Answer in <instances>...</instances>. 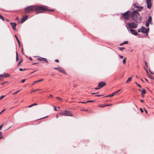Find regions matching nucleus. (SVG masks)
Returning a JSON list of instances; mask_svg holds the SVG:
<instances>
[{
	"label": "nucleus",
	"mask_w": 154,
	"mask_h": 154,
	"mask_svg": "<svg viewBox=\"0 0 154 154\" xmlns=\"http://www.w3.org/2000/svg\"><path fill=\"white\" fill-rule=\"evenodd\" d=\"M45 10H46V9L44 6H38L35 5L29 6L26 8L25 9L26 12L27 13H29L31 11H35L36 14L42 13L43 11Z\"/></svg>",
	"instance_id": "obj_1"
},
{
	"label": "nucleus",
	"mask_w": 154,
	"mask_h": 154,
	"mask_svg": "<svg viewBox=\"0 0 154 154\" xmlns=\"http://www.w3.org/2000/svg\"><path fill=\"white\" fill-rule=\"evenodd\" d=\"M131 17L132 19L137 23H140L141 21V17L139 14L136 11H134L132 13Z\"/></svg>",
	"instance_id": "obj_2"
},
{
	"label": "nucleus",
	"mask_w": 154,
	"mask_h": 154,
	"mask_svg": "<svg viewBox=\"0 0 154 154\" xmlns=\"http://www.w3.org/2000/svg\"><path fill=\"white\" fill-rule=\"evenodd\" d=\"M126 24L127 25L126 26L128 29L129 28L135 29L137 27V23L133 22L131 23H126Z\"/></svg>",
	"instance_id": "obj_3"
},
{
	"label": "nucleus",
	"mask_w": 154,
	"mask_h": 154,
	"mask_svg": "<svg viewBox=\"0 0 154 154\" xmlns=\"http://www.w3.org/2000/svg\"><path fill=\"white\" fill-rule=\"evenodd\" d=\"M130 14V12L129 11H127L124 13H122V16L124 17L125 20H127L129 19Z\"/></svg>",
	"instance_id": "obj_4"
},
{
	"label": "nucleus",
	"mask_w": 154,
	"mask_h": 154,
	"mask_svg": "<svg viewBox=\"0 0 154 154\" xmlns=\"http://www.w3.org/2000/svg\"><path fill=\"white\" fill-rule=\"evenodd\" d=\"M59 114L66 116H73L70 112L68 110H66L63 112H60Z\"/></svg>",
	"instance_id": "obj_5"
},
{
	"label": "nucleus",
	"mask_w": 154,
	"mask_h": 154,
	"mask_svg": "<svg viewBox=\"0 0 154 154\" xmlns=\"http://www.w3.org/2000/svg\"><path fill=\"white\" fill-rule=\"evenodd\" d=\"M146 2L147 8L149 9H150L152 6L151 0H147Z\"/></svg>",
	"instance_id": "obj_6"
},
{
	"label": "nucleus",
	"mask_w": 154,
	"mask_h": 154,
	"mask_svg": "<svg viewBox=\"0 0 154 154\" xmlns=\"http://www.w3.org/2000/svg\"><path fill=\"white\" fill-rule=\"evenodd\" d=\"M134 7L137 8V10L139 11H140L143 8V6H139L136 4H134Z\"/></svg>",
	"instance_id": "obj_7"
},
{
	"label": "nucleus",
	"mask_w": 154,
	"mask_h": 154,
	"mask_svg": "<svg viewBox=\"0 0 154 154\" xmlns=\"http://www.w3.org/2000/svg\"><path fill=\"white\" fill-rule=\"evenodd\" d=\"M106 83L103 82H102L99 83L98 84V87H99V88H101L103 87L104 85H106Z\"/></svg>",
	"instance_id": "obj_8"
},
{
	"label": "nucleus",
	"mask_w": 154,
	"mask_h": 154,
	"mask_svg": "<svg viewBox=\"0 0 154 154\" xmlns=\"http://www.w3.org/2000/svg\"><path fill=\"white\" fill-rule=\"evenodd\" d=\"M130 31L132 34L134 35H137V32L134 29H129Z\"/></svg>",
	"instance_id": "obj_9"
},
{
	"label": "nucleus",
	"mask_w": 154,
	"mask_h": 154,
	"mask_svg": "<svg viewBox=\"0 0 154 154\" xmlns=\"http://www.w3.org/2000/svg\"><path fill=\"white\" fill-rule=\"evenodd\" d=\"M145 28L144 27L142 26L141 28L138 29V32H141L145 33Z\"/></svg>",
	"instance_id": "obj_10"
},
{
	"label": "nucleus",
	"mask_w": 154,
	"mask_h": 154,
	"mask_svg": "<svg viewBox=\"0 0 154 154\" xmlns=\"http://www.w3.org/2000/svg\"><path fill=\"white\" fill-rule=\"evenodd\" d=\"M10 76V75L8 73H4L3 74H1L0 75V76L1 77V78H2L3 77H9Z\"/></svg>",
	"instance_id": "obj_11"
},
{
	"label": "nucleus",
	"mask_w": 154,
	"mask_h": 154,
	"mask_svg": "<svg viewBox=\"0 0 154 154\" xmlns=\"http://www.w3.org/2000/svg\"><path fill=\"white\" fill-rule=\"evenodd\" d=\"M28 16H26L25 17H24L23 18L21 19V23H23L27 19Z\"/></svg>",
	"instance_id": "obj_12"
},
{
	"label": "nucleus",
	"mask_w": 154,
	"mask_h": 154,
	"mask_svg": "<svg viewBox=\"0 0 154 154\" xmlns=\"http://www.w3.org/2000/svg\"><path fill=\"white\" fill-rule=\"evenodd\" d=\"M10 24L11 25L13 29L16 30L15 27L16 26L17 24L15 23H10Z\"/></svg>",
	"instance_id": "obj_13"
},
{
	"label": "nucleus",
	"mask_w": 154,
	"mask_h": 154,
	"mask_svg": "<svg viewBox=\"0 0 154 154\" xmlns=\"http://www.w3.org/2000/svg\"><path fill=\"white\" fill-rule=\"evenodd\" d=\"M59 69V71L60 72H62V73H63V74H66V72L65 70L63 69L62 68L60 67Z\"/></svg>",
	"instance_id": "obj_14"
},
{
	"label": "nucleus",
	"mask_w": 154,
	"mask_h": 154,
	"mask_svg": "<svg viewBox=\"0 0 154 154\" xmlns=\"http://www.w3.org/2000/svg\"><path fill=\"white\" fill-rule=\"evenodd\" d=\"M138 90L139 91H141L142 94H144L146 93V91L144 89H143L142 90L140 89H139Z\"/></svg>",
	"instance_id": "obj_15"
},
{
	"label": "nucleus",
	"mask_w": 154,
	"mask_h": 154,
	"mask_svg": "<svg viewBox=\"0 0 154 154\" xmlns=\"http://www.w3.org/2000/svg\"><path fill=\"white\" fill-rule=\"evenodd\" d=\"M152 20V17L151 16H149V17L148 20L147 21V22L150 23V24H152L151 23V21Z\"/></svg>",
	"instance_id": "obj_16"
},
{
	"label": "nucleus",
	"mask_w": 154,
	"mask_h": 154,
	"mask_svg": "<svg viewBox=\"0 0 154 154\" xmlns=\"http://www.w3.org/2000/svg\"><path fill=\"white\" fill-rule=\"evenodd\" d=\"M44 6L45 7V8L46 9V10H44V11H43L42 13L44 11H51V12H53V11H54V10L53 9H50V10H48L47 8H46L45 7V6Z\"/></svg>",
	"instance_id": "obj_17"
},
{
	"label": "nucleus",
	"mask_w": 154,
	"mask_h": 154,
	"mask_svg": "<svg viewBox=\"0 0 154 154\" xmlns=\"http://www.w3.org/2000/svg\"><path fill=\"white\" fill-rule=\"evenodd\" d=\"M37 57H38V58L37 59L38 60H40V61H42L43 60V58L41 57H38V56H37Z\"/></svg>",
	"instance_id": "obj_18"
},
{
	"label": "nucleus",
	"mask_w": 154,
	"mask_h": 154,
	"mask_svg": "<svg viewBox=\"0 0 154 154\" xmlns=\"http://www.w3.org/2000/svg\"><path fill=\"white\" fill-rule=\"evenodd\" d=\"M131 79H132V77H130L128 78V79H127V81H126V83H128V82H130L131 80Z\"/></svg>",
	"instance_id": "obj_19"
},
{
	"label": "nucleus",
	"mask_w": 154,
	"mask_h": 154,
	"mask_svg": "<svg viewBox=\"0 0 154 154\" xmlns=\"http://www.w3.org/2000/svg\"><path fill=\"white\" fill-rule=\"evenodd\" d=\"M15 38H16V39H17V42H18L19 45H20V42L18 38L17 37L16 35H15Z\"/></svg>",
	"instance_id": "obj_20"
},
{
	"label": "nucleus",
	"mask_w": 154,
	"mask_h": 154,
	"mask_svg": "<svg viewBox=\"0 0 154 154\" xmlns=\"http://www.w3.org/2000/svg\"><path fill=\"white\" fill-rule=\"evenodd\" d=\"M149 28H148L146 29H145V33H146L147 34V33L149 32Z\"/></svg>",
	"instance_id": "obj_21"
},
{
	"label": "nucleus",
	"mask_w": 154,
	"mask_h": 154,
	"mask_svg": "<svg viewBox=\"0 0 154 154\" xmlns=\"http://www.w3.org/2000/svg\"><path fill=\"white\" fill-rule=\"evenodd\" d=\"M128 41H125L123 42L120 44V45H122L125 44H127L128 43Z\"/></svg>",
	"instance_id": "obj_22"
},
{
	"label": "nucleus",
	"mask_w": 154,
	"mask_h": 154,
	"mask_svg": "<svg viewBox=\"0 0 154 154\" xmlns=\"http://www.w3.org/2000/svg\"><path fill=\"white\" fill-rule=\"evenodd\" d=\"M42 61H43L45 62L46 63H48V61L47 59L46 58H43V60Z\"/></svg>",
	"instance_id": "obj_23"
},
{
	"label": "nucleus",
	"mask_w": 154,
	"mask_h": 154,
	"mask_svg": "<svg viewBox=\"0 0 154 154\" xmlns=\"http://www.w3.org/2000/svg\"><path fill=\"white\" fill-rule=\"evenodd\" d=\"M123 63L124 64H125L126 63V58H125L123 60Z\"/></svg>",
	"instance_id": "obj_24"
},
{
	"label": "nucleus",
	"mask_w": 154,
	"mask_h": 154,
	"mask_svg": "<svg viewBox=\"0 0 154 154\" xmlns=\"http://www.w3.org/2000/svg\"><path fill=\"white\" fill-rule=\"evenodd\" d=\"M40 89H35V90H32L31 91V93H32L35 91H36L38 90H40Z\"/></svg>",
	"instance_id": "obj_25"
},
{
	"label": "nucleus",
	"mask_w": 154,
	"mask_h": 154,
	"mask_svg": "<svg viewBox=\"0 0 154 154\" xmlns=\"http://www.w3.org/2000/svg\"><path fill=\"white\" fill-rule=\"evenodd\" d=\"M99 106L100 107H103L105 106H106V105H99Z\"/></svg>",
	"instance_id": "obj_26"
},
{
	"label": "nucleus",
	"mask_w": 154,
	"mask_h": 154,
	"mask_svg": "<svg viewBox=\"0 0 154 154\" xmlns=\"http://www.w3.org/2000/svg\"><path fill=\"white\" fill-rule=\"evenodd\" d=\"M56 98L59 100L62 101V99L59 97H56Z\"/></svg>",
	"instance_id": "obj_27"
},
{
	"label": "nucleus",
	"mask_w": 154,
	"mask_h": 154,
	"mask_svg": "<svg viewBox=\"0 0 154 154\" xmlns=\"http://www.w3.org/2000/svg\"><path fill=\"white\" fill-rule=\"evenodd\" d=\"M0 19H1V20H5L4 19L2 15H1L0 14Z\"/></svg>",
	"instance_id": "obj_28"
},
{
	"label": "nucleus",
	"mask_w": 154,
	"mask_h": 154,
	"mask_svg": "<svg viewBox=\"0 0 154 154\" xmlns=\"http://www.w3.org/2000/svg\"><path fill=\"white\" fill-rule=\"evenodd\" d=\"M114 95V94L112 93L111 94L107 96L106 97H112Z\"/></svg>",
	"instance_id": "obj_29"
},
{
	"label": "nucleus",
	"mask_w": 154,
	"mask_h": 154,
	"mask_svg": "<svg viewBox=\"0 0 154 154\" xmlns=\"http://www.w3.org/2000/svg\"><path fill=\"white\" fill-rule=\"evenodd\" d=\"M18 60V54H17V52H16V60L17 61Z\"/></svg>",
	"instance_id": "obj_30"
},
{
	"label": "nucleus",
	"mask_w": 154,
	"mask_h": 154,
	"mask_svg": "<svg viewBox=\"0 0 154 154\" xmlns=\"http://www.w3.org/2000/svg\"><path fill=\"white\" fill-rule=\"evenodd\" d=\"M37 104L36 103H35V104H32V105H29V106H28V107L29 108V107H32V106H33L36 105Z\"/></svg>",
	"instance_id": "obj_31"
},
{
	"label": "nucleus",
	"mask_w": 154,
	"mask_h": 154,
	"mask_svg": "<svg viewBox=\"0 0 154 154\" xmlns=\"http://www.w3.org/2000/svg\"><path fill=\"white\" fill-rule=\"evenodd\" d=\"M149 23H148L147 22H146V27H148L149 26Z\"/></svg>",
	"instance_id": "obj_32"
},
{
	"label": "nucleus",
	"mask_w": 154,
	"mask_h": 154,
	"mask_svg": "<svg viewBox=\"0 0 154 154\" xmlns=\"http://www.w3.org/2000/svg\"><path fill=\"white\" fill-rule=\"evenodd\" d=\"M119 50L121 51H122L123 49H125V48H121V47H119Z\"/></svg>",
	"instance_id": "obj_33"
},
{
	"label": "nucleus",
	"mask_w": 154,
	"mask_h": 154,
	"mask_svg": "<svg viewBox=\"0 0 154 154\" xmlns=\"http://www.w3.org/2000/svg\"><path fill=\"white\" fill-rule=\"evenodd\" d=\"M5 95L2 96L0 98V100H1V99L3 98L4 97H5Z\"/></svg>",
	"instance_id": "obj_34"
},
{
	"label": "nucleus",
	"mask_w": 154,
	"mask_h": 154,
	"mask_svg": "<svg viewBox=\"0 0 154 154\" xmlns=\"http://www.w3.org/2000/svg\"><path fill=\"white\" fill-rule=\"evenodd\" d=\"M3 126V124L1 126H0V131L2 129V128Z\"/></svg>",
	"instance_id": "obj_35"
},
{
	"label": "nucleus",
	"mask_w": 154,
	"mask_h": 154,
	"mask_svg": "<svg viewBox=\"0 0 154 154\" xmlns=\"http://www.w3.org/2000/svg\"><path fill=\"white\" fill-rule=\"evenodd\" d=\"M135 83L138 85V87H139L140 88H141V86L140 85L137 84V83L136 82H135Z\"/></svg>",
	"instance_id": "obj_36"
},
{
	"label": "nucleus",
	"mask_w": 154,
	"mask_h": 154,
	"mask_svg": "<svg viewBox=\"0 0 154 154\" xmlns=\"http://www.w3.org/2000/svg\"><path fill=\"white\" fill-rule=\"evenodd\" d=\"M20 91V90H19V91H16V92H15V93H14V94H13V95H15L16 94H17V93H18L19 91Z\"/></svg>",
	"instance_id": "obj_37"
},
{
	"label": "nucleus",
	"mask_w": 154,
	"mask_h": 154,
	"mask_svg": "<svg viewBox=\"0 0 154 154\" xmlns=\"http://www.w3.org/2000/svg\"><path fill=\"white\" fill-rule=\"evenodd\" d=\"M94 101L93 100H89L88 101L86 102L87 103H91V102H92Z\"/></svg>",
	"instance_id": "obj_38"
},
{
	"label": "nucleus",
	"mask_w": 154,
	"mask_h": 154,
	"mask_svg": "<svg viewBox=\"0 0 154 154\" xmlns=\"http://www.w3.org/2000/svg\"><path fill=\"white\" fill-rule=\"evenodd\" d=\"M5 109L3 110H2V111L0 112V114H1L3 112H4L5 111Z\"/></svg>",
	"instance_id": "obj_39"
},
{
	"label": "nucleus",
	"mask_w": 154,
	"mask_h": 154,
	"mask_svg": "<svg viewBox=\"0 0 154 154\" xmlns=\"http://www.w3.org/2000/svg\"><path fill=\"white\" fill-rule=\"evenodd\" d=\"M119 57L121 59H122L123 58V56L122 55H119Z\"/></svg>",
	"instance_id": "obj_40"
},
{
	"label": "nucleus",
	"mask_w": 154,
	"mask_h": 154,
	"mask_svg": "<svg viewBox=\"0 0 154 154\" xmlns=\"http://www.w3.org/2000/svg\"><path fill=\"white\" fill-rule=\"evenodd\" d=\"M60 67H59V68H58V67H54V69H57V70H59V69L60 68Z\"/></svg>",
	"instance_id": "obj_41"
},
{
	"label": "nucleus",
	"mask_w": 154,
	"mask_h": 154,
	"mask_svg": "<svg viewBox=\"0 0 154 154\" xmlns=\"http://www.w3.org/2000/svg\"><path fill=\"white\" fill-rule=\"evenodd\" d=\"M38 82V81H35L32 84V85H34L35 83Z\"/></svg>",
	"instance_id": "obj_42"
},
{
	"label": "nucleus",
	"mask_w": 154,
	"mask_h": 154,
	"mask_svg": "<svg viewBox=\"0 0 154 154\" xmlns=\"http://www.w3.org/2000/svg\"><path fill=\"white\" fill-rule=\"evenodd\" d=\"M140 111L142 112H143V110L141 108H140Z\"/></svg>",
	"instance_id": "obj_43"
},
{
	"label": "nucleus",
	"mask_w": 154,
	"mask_h": 154,
	"mask_svg": "<svg viewBox=\"0 0 154 154\" xmlns=\"http://www.w3.org/2000/svg\"><path fill=\"white\" fill-rule=\"evenodd\" d=\"M25 79H23L22 80L21 82L22 83H23V82H25Z\"/></svg>",
	"instance_id": "obj_44"
},
{
	"label": "nucleus",
	"mask_w": 154,
	"mask_h": 154,
	"mask_svg": "<svg viewBox=\"0 0 154 154\" xmlns=\"http://www.w3.org/2000/svg\"><path fill=\"white\" fill-rule=\"evenodd\" d=\"M145 64L146 66V67H148V65H147V63L146 62V61H145Z\"/></svg>",
	"instance_id": "obj_45"
},
{
	"label": "nucleus",
	"mask_w": 154,
	"mask_h": 154,
	"mask_svg": "<svg viewBox=\"0 0 154 154\" xmlns=\"http://www.w3.org/2000/svg\"><path fill=\"white\" fill-rule=\"evenodd\" d=\"M22 62V60H20L18 63V65H19L20 63H21Z\"/></svg>",
	"instance_id": "obj_46"
},
{
	"label": "nucleus",
	"mask_w": 154,
	"mask_h": 154,
	"mask_svg": "<svg viewBox=\"0 0 154 154\" xmlns=\"http://www.w3.org/2000/svg\"><path fill=\"white\" fill-rule=\"evenodd\" d=\"M43 79H40L38 80V82H41V81H43Z\"/></svg>",
	"instance_id": "obj_47"
},
{
	"label": "nucleus",
	"mask_w": 154,
	"mask_h": 154,
	"mask_svg": "<svg viewBox=\"0 0 154 154\" xmlns=\"http://www.w3.org/2000/svg\"><path fill=\"white\" fill-rule=\"evenodd\" d=\"M149 77L151 79H154V78L153 77H152L150 75Z\"/></svg>",
	"instance_id": "obj_48"
},
{
	"label": "nucleus",
	"mask_w": 154,
	"mask_h": 154,
	"mask_svg": "<svg viewBox=\"0 0 154 154\" xmlns=\"http://www.w3.org/2000/svg\"><path fill=\"white\" fill-rule=\"evenodd\" d=\"M19 70L20 71H23V69L22 68H20L19 69Z\"/></svg>",
	"instance_id": "obj_49"
},
{
	"label": "nucleus",
	"mask_w": 154,
	"mask_h": 154,
	"mask_svg": "<svg viewBox=\"0 0 154 154\" xmlns=\"http://www.w3.org/2000/svg\"><path fill=\"white\" fill-rule=\"evenodd\" d=\"M82 110L83 111H87L88 110L87 109H84Z\"/></svg>",
	"instance_id": "obj_50"
},
{
	"label": "nucleus",
	"mask_w": 154,
	"mask_h": 154,
	"mask_svg": "<svg viewBox=\"0 0 154 154\" xmlns=\"http://www.w3.org/2000/svg\"><path fill=\"white\" fill-rule=\"evenodd\" d=\"M100 88H99V87H98V88H95V90H97L99 89Z\"/></svg>",
	"instance_id": "obj_51"
},
{
	"label": "nucleus",
	"mask_w": 154,
	"mask_h": 154,
	"mask_svg": "<svg viewBox=\"0 0 154 154\" xmlns=\"http://www.w3.org/2000/svg\"><path fill=\"white\" fill-rule=\"evenodd\" d=\"M55 61H56L57 62H59V61L58 59H56V60H55Z\"/></svg>",
	"instance_id": "obj_52"
},
{
	"label": "nucleus",
	"mask_w": 154,
	"mask_h": 154,
	"mask_svg": "<svg viewBox=\"0 0 154 154\" xmlns=\"http://www.w3.org/2000/svg\"><path fill=\"white\" fill-rule=\"evenodd\" d=\"M80 103H87L86 102H80Z\"/></svg>",
	"instance_id": "obj_53"
},
{
	"label": "nucleus",
	"mask_w": 154,
	"mask_h": 154,
	"mask_svg": "<svg viewBox=\"0 0 154 154\" xmlns=\"http://www.w3.org/2000/svg\"><path fill=\"white\" fill-rule=\"evenodd\" d=\"M101 96V95H96V96L97 97H100Z\"/></svg>",
	"instance_id": "obj_54"
},
{
	"label": "nucleus",
	"mask_w": 154,
	"mask_h": 154,
	"mask_svg": "<svg viewBox=\"0 0 154 154\" xmlns=\"http://www.w3.org/2000/svg\"><path fill=\"white\" fill-rule=\"evenodd\" d=\"M54 110H55V111L57 110V109L56 108V107H55L54 106Z\"/></svg>",
	"instance_id": "obj_55"
},
{
	"label": "nucleus",
	"mask_w": 154,
	"mask_h": 154,
	"mask_svg": "<svg viewBox=\"0 0 154 154\" xmlns=\"http://www.w3.org/2000/svg\"><path fill=\"white\" fill-rule=\"evenodd\" d=\"M2 135V132H0V137H1Z\"/></svg>",
	"instance_id": "obj_56"
},
{
	"label": "nucleus",
	"mask_w": 154,
	"mask_h": 154,
	"mask_svg": "<svg viewBox=\"0 0 154 154\" xmlns=\"http://www.w3.org/2000/svg\"><path fill=\"white\" fill-rule=\"evenodd\" d=\"M48 117V116H46L45 117H43V118H41L40 119H44V118H47Z\"/></svg>",
	"instance_id": "obj_57"
},
{
	"label": "nucleus",
	"mask_w": 154,
	"mask_h": 154,
	"mask_svg": "<svg viewBox=\"0 0 154 154\" xmlns=\"http://www.w3.org/2000/svg\"><path fill=\"white\" fill-rule=\"evenodd\" d=\"M145 110V112L146 113H147V110H146L145 109H144Z\"/></svg>",
	"instance_id": "obj_58"
},
{
	"label": "nucleus",
	"mask_w": 154,
	"mask_h": 154,
	"mask_svg": "<svg viewBox=\"0 0 154 154\" xmlns=\"http://www.w3.org/2000/svg\"><path fill=\"white\" fill-rule=\"evenodd\" d=\"M29 60H32V58L31 57L29 58Z\"/></svg>",
	"instance_id": "obj_59"
},
{
	"label": "nucleus",
	"mask_w": 154,
	"mask_h": 154,
	"mask_svg": "<svg viewBox=\"0 0 154 154\" xmlns=\"http://www.w3.org/2000/svg\"><path fill=\"white\" fill-rule=\"evenodd\" d=\"M117 93V91H116V92H114V93H112L113 94H114V95L115 94H116Z\"/></svg>",
	"instance_id": "obj_60"
},
{
	"label": "nucleus",
	"mask_w": 154,
	"mask_h": 154,
	"mask_svg": "<svg viewBox=\"0 0 154 154\" xmlns=\"http://www.w3.org/2000/svg\"><path fill=\"white\" fill-rule=\"evenodd\" d=\"M121 90L120 89V90H119L117 92V93H118V92H119Z\"/></svg>",
	"instance_id": "obj_61"
},
{
	"label": "nucleus",
	"mask_w": 154,
	"mask_h": 154,
	"mask_svg": "<svg viewBox=\"0 0 154 154\" xmlns=\"http://www.w3.org/2000/svg\"><path fill=\"white\" fill-rule=\"evenodd\" d=\"M145 79L146 80V81L147 82H148V80H147V79H146V78H145Z\"/></svg>",
	"instance_id": "obj_62"
},
{
	"label": "nucleus",
	"mask_w": 154,
	"mask_h": 154,
	"mask_svg": "<svg viewBox=\"0 0 154 154\" xmlns=\"http://www.w3.org/2000/svg\"><path fill=\"white\" fill-rule=\"evenodd\" d=\"M50 97H53V96H52V95L51 94H50Z\"/></svg>",
	"instance_id": "obj_63"
},
{
	"label": "nucleus",
	"mask_w": 154,
	"mask_h": 154,
	"mask_svg": "<svg viewBox=\"0 0 154 154\" xmlns=\"http://www.w3.org/2000/svg\"><path fill=\"white\" fill-rule=\"evenodd\" d=\"M140 101L141 102H143V101L142 100H140Z\"/></svg>",
	"instance_id": "obj_64"
}]
</instances>
